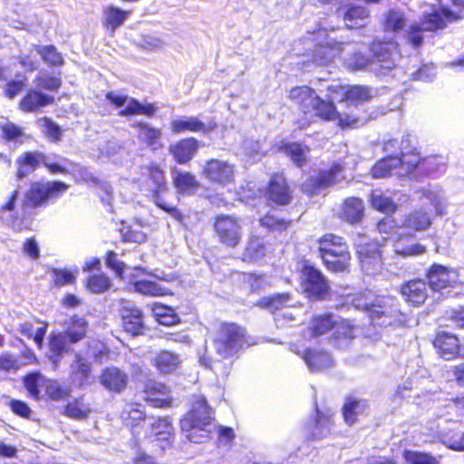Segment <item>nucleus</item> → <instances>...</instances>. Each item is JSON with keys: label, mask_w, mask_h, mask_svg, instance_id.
<instances>
[{"label": "nucleus", "mask_w": 464, "mask_h": 464, "mask_svg": "<svg viewBox=\"0 0 464 464\" xmlns=\"http://www.w3.org/2000/svg\"><path fill=\"white\" fill-rule=\"evenodd\" d=\"M150 436L159 443L161 450L172 448L175 441V428L172 419L168 416H159L150 424Z\"/></svg>", "instance_id": "b1692460"}, {"label": "nucleus", "mask_w": 464, "mask_h": 464, "mask_svg": "<svg viewBox=\"0 0 464 464\" xmlns=\"http://www.w3.org/2000/svg\"><path fill=\"white\" fill-rule=\"evenodd\" d=\"M142 224L135 222L121 228V240L125 243L141 244L147 241V234L141 230Z\"/></svg>", "instance_id": "bf43d9fd"}, {"label": "nucleus", "mask_w": 464, "mask_h": 464, "mask_svg": "<svg viewBox=\"0 0 464 464\" xmlns=\"http://www.w3.org/2000/svg\"><path fill=\"white\" fill-rule=\"evenodd\" d=\"M314 110V116L323 121H336L341 129H353L359 126V116L350 111H338L334 102L315 95L310 107Z\"/></svg>", "instance_id": "f8f14e48"}, {"label": "nucleus", "mask_w": 464, "mask_h": 464, "mask_svg": "<svg viewBox=\"0 0 464 464\" xmlns=\"http://www.w3.org/2000/svg\"><path fill=\"white\" fill-rule=\"evenodd\" d=\"M175 188L184 194H194L200 187L196 176L189 171H178L173 176Z\"/></svg>", "instance_id": "5fc2aeb1"}, {"label": "nucleus", "mask_w": 464, "mask_h": 464, "mask_svg": "<svg viewBox=\"0 0 464 464\" xmlns=\"http://www.w3.org/2000/svg\"><path fill=\"white\" fill-rule=\"evenodd\" d=\"M99 383L109 392L121 394L130 384V376L123 369L115 366L102 368L98 376Z\"/></svg>", "instance_id": "5701e85b"}, {"label": "nucleus", "mask_w": 464, "mask_h": 464, "mask_svg": "<svg viewBox=\"0 0 464 464\" xmlns=\"http://www.w3.org/2000/svg\"><path fill=\"white\" fill-rule=\"evenodd\" d=\"M433 344L440 355L446 360H454L460 356L459 341L453 334L446 332L437 334Z\"/></svg>", "instance_id": "4c0bfd02"}, {"label": "nucleus", "mask_w": 464, "mask_h": 464, "mask_svg": "<svg viewBox=\"0 0 464 464\" xmlns=\"http://www.w3.org/2000/svg\"><path fill=\"white\" fill-rule=\"evenodd\" d=\"M461 18V15L448 6H440L431 12L423 14L420 23L427 32H436L444 29L448 24L459 21Z\"/></svg>", "instance_id": "393cba45"}, {"label": "nucleus", "mask_w": 464, "mask_h": 464, "mask_svg": "<svg viewBox=\"0 0 464 464\" xmlns=\"http://www.w3.org/2000/svg\"><path fill=\"white\" fill-rule=\"evenodd\" d=\"M334 424V412L331 411H323L315 406L314 415L304 425V440L306 441H316L329 437Z\"/></svg>", "instance_id": "f3484780"}, {"label": "nucleus", "mask_w": 464, "mask_h": 464, "mask_svg": "<svg viewBox=\"0 0 464 464\" xmlns=\"http://www.w3.org/2000/svg\"><path fill=\"white\" fill-rule=\"evenodd\" d=\"M105 98L115 108H120L126 102L127 106L118 111L121 117H130L134 115H144L146 117H154L158 111V106L155 103H140L135 98H128L126 95H118L112 92H108Z\"/></svg>", "instance_id": "a211bd4d"}, {"label": "nucleus", "mask_w": 464, "mask_h": 464, "mask_svg": "<svg viewBox=\"0 0 464 464\" xmlns=\"http://www.w3.org/2000/svg\"><path fill=\"white\" fill-rule=\"evenodd\" d=\"M370 16V10L363 5L350 4L347 5L345 12L343 14L344 22H350L351 24H346L348 29L353 28L358 21L367 19Z\"/></svg>", "instance_id": "e2e57ef3"}, {"label": "nucleus", "mask_w": 464, "mask_h": 464, "mask_svg": "<svg viewBox=\"0 0 464 464\" xmlns=\"http://www.w3.org/2000/svg\"><path fill=\"white\" fill-rule=\"evenodd\" d=\"M154 320L160 325L174 326L181 323L180 316L175 308L161 303H155L151 307Z\"/></svg>", "instance_id": "603ef678"}, {"label": "nucleus", "mask_w": 464, "mask_h": 464, "mask_svg": "<svg viewBox=\"0 0 464 464\" xmlns=\"http://www.w3.org/2000/svg\"><path fill=\"white\" fill-rule=\"evenodd\" d=\"M200 174L208 182L222 187L233 183L235 180L234 165L218 159L206 160Z\"/></svg>", "instance_id": "aec40b11"}, {"label": "nucleus", "mask_w": 464, "mask_h": 464, "mask_svg": "<svg viewBox=\"0 0 464 464\" xmlns=\"http://www.w3.org/2000/svg\"><path fill=\"white\" fill-rule=\"evenodd\" d=\"M150 362L160 375H169L179 368L181 360L179 353L161 349L153 355Z\"/></svg>", "instance_id": "c9c22d12"}, {"label": "nucleus", "mask_w": 464, "mask_h": 464, "mask_svg": "<svg viewBox=\"0 0 464 464\" xmlns=\"http://www.w3.org/2000/svg\"><path fill=\"white\" fill-rule=\"evenodd\" d=\"M55 99L38 89H29L19 102V109L25 113H38L43 108L51 106Z\"/></svg>", "instance_id": "c756f323"}, {"label": "nucleus", "mask_w": 464, "mask_h": 464, "mask_svg": "<svg viewBox=\"0 0 464 464\" xmlns=\"http://www.w3.org/2000/svg\"><path fill=\"white\" fill-rule=\"evenodd\" d=\"M138 130L137 138L140 143L151 150H158L163 148L162 130L149 122L140 121L133 124Z\"/></svg>", "instance_id": "72a5a7b5"}, {"label": "nucleus", "mask_w": 464, "mask_h": 464, "mask_svg": "<svg viewBox=\"0 0 464 464\" xmlns=\"http://www.w3.org/2000/svg\"><path fill=\"white\" fill-rule=\"evenodd\" d=\"M337 324L338 322L332 313L317 314L310 318L306 331L310 337L317 338L332 332Z\"/></svg>", "instance_id": "c03bdc74"}, {"label": "nucleus", "mask_w": 464, "mask_h": 464, "mask_svg": "<svg viewBox=\"0 0 464 464\" xmlns=\"http://www.w3.org/2000/svg\"><path fill=\"white\" fill-rule=\"evenodd\" d=\"M362 310L374 325L397 327L405 325L408 321L397 298L391 295L376 296L371 303L364 304Z\"/></svg>", "instance_id": "39448f33"}, {"label": "nucleus", "mask_w": 464, "mask_h": 464, "mask_svg": "<svg viewBox=\"0 0 464 464\" xmlns=\"http://www.w3.org/2000/svg\"><path fill=\"white\" fill-rule=\"evenodd\" d=\"M372 98V92L369 86L353 84V85H346L344 92L343 93V98L340 99V102L345 103V111H353L359 117L358 113L359 109L358 106L362 105ZM361 121L359 120V122Z\"/></svg>", "instance_id": "c85d7f7f"}, {"label": "nucleus", "mask_w": 464, "mask_h": 464, "mask_svg": "<svg viewBox=\"0 0 464 464\" xmlns=\"http://www.w3.org/2000/svg\"><path fill=\"white\" fill-rule=\"evenodd\" d=\"M40 126L43 128V133L52 142H58L62 140L63 130L61 127L53 122L49 117L40 118Z\"/></svg>", "instance_id": "774afa93"}, {"label": "nucleus", "mask_w": 464, "mask_h": 464, "mask_svg": "<svg viewBox=\"0 0 464 464\" xmlns=\"http://www.w3.org/2000/svg\"><path fill=\"white\" fill-rule=\"evenodd\" d=\"M300 274V286L307 299L323 301L329 297L331 294L329 281L319 268L311 264H304Z\"/></svg>", "instance_id": "9d476101"}, {"label": "nucleus", "mask_w": 464, "mask_h": 464, "mask_svg": "<svg viewBox=\"0 0 464 464\" xmlns=\"http://www.w3.org/2000/svg\"><path fill=\"white\" fill-rule=\"evenodd\" d=\"M61 332L69 340L70 344H75L87 337L89 323L78 314H73L62 324Z\"/></svg>", "instance_id": "ea45409f"}, {"label": "nucleus", "mask_w": 464, "mask_h": 464, "mask_svg": "<svg viewBox=\"0 0 464 464\" xmlns=\"http://www.w3.org/2000/svg\"><path fill=\"white\" fill-rule=\"evenodd\" d=\"M344 44L335 39L326 38L324 42L316 44L314 56L320 64H325L333 62L341 54Z\"/></svg>", "instance_id": "a18cd8bd"}, {"label": "nucleus", "mask_w": 464, "mask_h": 464, "mask_svg": "<svg viewBox=\"0 0 464 464\" xmlns=\"http://www.w3.org/2000/svg\"><path fill=\"white\" fill-rule=\"evenodd\" d=\"M137 188L160 209L170 215L175 220L183 222L182 211L164 200V194L169 191L165 170L156 162L140 166V177L133 180Z\"/></svg>", "instance_id": "f257e3e1"}, {"label": "nucleus", "mask_w": 464, "mask_h": 464, "mask_svg": "<svg viewBox=\"0 0 464 464\" xmlns=\"http://www.w3.org/2000/svg\"><path fill=\"white\" fill-rule=\"evenodd\" d=\"M84 285L92 294H102L110 289L111 281L106 274L99 273L89 276Z\"/></svg>", "instance_id": "680f3d73"}, {"label": "nucleus", "mask_w": 464, "mask_h": 464, "mask_svg": "<svg viewBox=\"0 0 464 464\" xmlns=\"http://www.w3.org/2000/svg\"><path fill=\"white\" fill-rule=\"evenodd\" d=\"M143 401L155 409H168L173 404L169 386L156 379H147L142 384Z\"/></svg>", "instance_id": "6ab92c4d"}, {"label": "nucleus", "mask_w": 464, "mask_h": 464, "mask_svg": "<svg viewBox=\"0 0 464 464\" xmlns=\"http://www.w3.org/2000/svg\"><path fill=\"white\" fill-rule=\"evenodd\" d=\"M23 385L28 396L36 401L43 398L52 401H64L72 395L69 386L62 384L56 379L44 377L39 371L26 373L23 377Z\"/></svg>", "instance_id": "20e7f679"}, {"label": "nucleus", "mask_w": 464, "mask_h": 464, "mask_svg": "<svg viewBox=\"0 0 464 464\" xmlns=\"http://www.w3.org/2000/svg\"><path fill=\"white\" fill-rule=\"evenodd\" d=\"M266 204L271 208L286 207L294 199V190L284 171L270 174L263 191Z\"/></svg>", "instance_id": "4468645a"}, {"label": "nucleus", "mask_w": 464, "mask_h": 464, "mask_svg": "<svg viewBox=\"0 0 464 464\" xmlns=\"http://www.w3.org/2000/svg\"><path fill=\"white\" fill-rule=\"evenodd\" d=\"M216 124L207 125L198 117H180L174 119L169 123V129L172 134L178 135L186 132L208 133L214 130Z\"/></svg>", "instance_id": "e433bc0d"}, {"label": "nucleus", "mask_w": 464, "mask_h": 464, "mask_svg": "<svg viewBox=\"0 0 464 464\" xmlns=\"http://www.w3.org/2000/svg\"><path fill=\"white\" fill-rule=\"evenodd\" d=\"M301 357L313 372H320L333 365L330 353L324 350L306 348L302 352Z\"/></svg>", "instance_id": "de8ad7c7"}, {"label": "nucleus", "mask_w": 464, "mask_h": 464, "mask_svg": "<svg viewBox=\"0 0 464 464\" xmlns=\"http://www.w3.org/2000/svg\"><path fill=\"white\" fill-rule=\"evenodd\" d=\"M291 299L292 295L289 292L276 293L259 298L255 303V306L275 314L286 307Z\"/></svg>", "instance_id": "8fccbe9b"}, {"label": "nucleus", "mask_w": 464, "mask_h": 464, "mask_svg": "<svg viewBox=\"0 0 464 464\" xmlns=\"http://www.w3.org/2000/svg\"><path fill=\"white\" fill-rule=\"evenodd\" d=\"M356 254L359 261L364 266L381 264L382 260L381 245L372 239L360 243Z\"/></svg>", "instance_id": "09e8293b"}, {"label": "nucleus", "mask_w": 464, "mask_h": 464, "mask_svg": "<svg viewBox=\"0 0 464 464\" xmlns=\"http://www.w3.org/2000/svg\"><path fill=\"white\" fill-rule=\"evenodd\" d=\"M369 411V404L366 400L359 399L349 395L344 398L341 408V414L344 423L353 426L357 423L360 417L365 415Z\"/></svg>", "instance_id": "f704fd0d"}, {"label": "nucleus", "mask_w": 464, "mask_h": 464, "mask_svg": "<svg viewBox=\"0 0 464 464\" xmlns=\"http://www.w3.org/2000/svg\"><path fill=\"white\" fill-rule=\"evenodd\" d=\"M268 253V246L262 237L248 236L240 255V260L247 264H256L263 260Z\"/></svg>", "instance_id": "473e14b6"}, {"label": "nucleus", "mask_w": 464, "mask_h": 464, "mask_svg": "<svg viewBox=\"0 0 464 464\" xmlns=\"http://www.w3.org/2000/svg\"><path fill=\"white\" fill-rule=\"evenodd\" d=\"M316 252L324 268L332 274H348L352 267V253L346 238L328 232L316 240Z\"/></svg>", "instance_id": "f03ea898"}, {"label": "nucleus", "mask_w": 464, "mask_h": 464, "mask_svg": "<svg viewBox=\"0 0 464 464\" xmlns=\"http://www.w3.org/2000/svg\"><path fill=\"white\" fill-rule=\"evenodd\" d=\"M212 230L218 243L226 249H237L244 237V228L239 217L218 214L213 217Z\"/></svg>", "instance_id": "0eeeda50"}, {"label": "nucleus", "mask_w": 464, "mask_h": 464, "mask_svg": "<svg viewBox=\"0 0 464 464\" xmlns=\"http://www.w3.org/2000/svg\"><path fill=\"white\" fill-rule=\"evenodd\" d=\"M402 458L406 464H440L431 454L411 450H404Z\"/></svg>", "instance_id": "0e129e2a"}, {"label": "nucleus", "mask_w": 464, "mask_h": 464, "mask_svg": "<svg viewBox=\"0 0 464 464\" xmlns=\"http://www.w3.org/2000/svg\"><path fill=\"white\" fill-rule=\"evenodd\" d=\"M315 91L307 85L295 86L290 89L288 98L297 106L304 118L311 114V105L315 97Z\"/></svg>", "instance_id": "37998d69"}, {"label": "nucleus", "mask_w": 464, "mask_h": 464, "mask_svg": "<svg viewBox=\"0 0 464 464\" xmlns=\"http://www.w3.org/2000/svg\"><path fill=\"white\" fill-rule=\"evenodd\" d=\"M364 211L365 208L362 198L348 197L341 205L340 218L350 225H355L363 219Z\"/></svg>", "instance_id": "a19ab883"}, {"label": "nucleus", "mask_w": 464, "mask_h": 464, "mask_svg": "<svg viewBox=\"0 0 464 464\" xmlns=\"http://www.w3.org/2000/svg\"><path fill=\"white\" fill-rule=\"evenodd\" d=\"M344 170L343 162L334 161L327 169H319L315 175L305 179L299 188L305 196L314 197L337 184L343 178Z\"/></svg>", "instance_id": "1a4fd4ad"}, {"label": "nucleus", "mask_w": 464, "mask_h": 464, "mask_svg": "<svg viewBox=\"0 0 464 464\" xmlns=\"http://www.w3.org/2000/svg\"><path fill=\"white\" fill-rule=\"evenodd\" d=\"M214 420L213 410L204 395H194L188 411L179 420L181 431L193 443L206 441L210 434L208 426Z\"/></svg>", "instance_id": "7ed1b4c3"}, {"label": "nucleus", "mask_w": 464, "mask_h": 464, "mask_svg": "<svg viewBox=\"0 0 464 464\" xmlns=\"http://www.w3.org/2000/svg\"><path fill=\"white\" fill-rule=\"evenodd\" d=\"M429 289L425 278L415 277L401 283L398 292L409 306L420 307L430 296Z\"/></svg>", "instance_id": "412c9836"}, {"label": "nucleus", "mask_w": 464, "mask_h": 464, "mask_svg": "<svg viewBox=\"0 0 464 464\" xmlns=\"http://www.w3.org/2000/svg\"><path fill=\"white\" fill-rule=\"evenodd\" d=\"M406 24L404 14L399 11L390 9L384 16L382 27L385 32L398 34Z\"/></svg>", "instance_id": "052dcab7"}, {"label": "nucleus", "mask_w": 464, "mask_h": 464, "mask_svg": "<svg viewBox=\"0 0 464 464\" xmlns=\"http://www.w3.org/2000/svg\"><path fill=\"white\" fill-rule=\"evenodd\" d=\"M246 344L247 334L245 327L235 322H221L218 325L213 345L221 358L237 357Z\"/></svg>", "instance_id": "423d86ee"}, {"label": "nucleus", "mask_w": 464, "mask_h": 464, "mask_svg": "<svg viewBox=\"0 0 464 464\" xmlns=\"http://www.w3.org/2000/svg\"><path fill=\"white\" fill-rule=\"evenodd\" d=\"M430 215L423 209H414L408 213L401 223V227L415 232L425 231L431 226Z\"/></svg>", "instance_id": "3c124183"}, {"label": "nucleus", "mask_w": 464, "mask_h": 464, "mask_svg": "<svg viewBox=\"0 0 464 464\" xmlns=\"http://www.w3.org/2000/svg\"><path fill=\"white\" fill-rule=\"evenodd\" d=\"M129 15V11L122 10L117 6L109 5L103 8L102 23L106 30L114 33L117 28L123 24Z\"/></svg>", "instance_id": "864d4df0"}, {"label": "nucleus", "mask_w": 464, "mask_h": 464, "mask_svg": "<svg viewBox=\"0 0 464 464\" xmlns=\"http://www.w3.org/2000/svg\"><path fill=\"white\" fill-rule=\"evenodd\" d=\"M48 326L47 321L33 316L29 320L19 324L17 331L22 336L29 340H34L37 348L42 349Z\"/></svg>", "instance_id": "2f4dec72"}, {"label": "nucleus", "mask_w": 464, "mask_h": 464, "mask_svg": "<svg viewBox=\"0 0 464 464\" xmlns=\"http://www.w3.org/2000/svg\"><path fill=\"white\" fill-rule=\"evenodd\" d=\"M16 77V79L7 81L3 88L4 95L8 99H14L27 86L28 78L26 75L20 73Z\"/></svg>", "instance_id": "69168bd1"}, {"label": "nucleus", "mask_w": 464, "mask_h": 464, "mask_svg": "<svg viewBox=\"0 0 464 464\" xmlns=\"http://www.w3.org/2000/svg\"><path fill=\"white\" fill-rule=\"evenodd\" d=\"M425 280L433 292L442 293L459 285V274L454 267L432 263L424 273Z\"/></svg>", "instance_id": "dca6fc26"}, {"label": "nucleus", "mask_w": 464, "mask_h": 464, "mask_svg": "<svg viewBox=\"0 0 464 464\" xmlns=\"http://www.w3.org/2000/svg\"><path fill=\"white\" fill-rule=\"evenodd\" d=\"M121 325L131 336L142 335L146 330L144 314L136 305H126L120 309Z\"/></svg>", "instance_id": "a878e982"}, {"label": "nucleus", "mask_w": 464, "mask_h": 464, "mask_svg": "<svg viewBox=\"0 0 464 464\" xmlns=\"http://www.w3.org/2000/svg\"><path fill=\"white\" fill-rule=\"evenodd\" d=\"M404 165L407 177L416 179H422L440 169L444 166L443 158L439 155H429L421 157L415 150L405 152Z\"/></svg>", "instance_id": "2eb2a0df"}, {"label": "nucleus", "mask_w": 464, "mask_h": 464, "mask_svg": "<svg viewBox=\"0 0 464 464\" xmlns=\"http://www.w3.org/2000/svg\"><path fill=\"white\" fill-rule=\"evenodd\" d=\"M71 379L78 387H83L90 383L92 377V366L82 357L77 355L74 366L70 372Z\"/></svg>", "instance_id": "6e6d98bb"}, {"label": "nucleus", "mask_w": 464, "mask_h": 464, "mask_svg": "<svg viewBox=\"0 0 464 464\" xmlns=\"http://www.w3.org/2000/svg\"><path fill=\"white\" fill-rule=\"evenodd\" d=\"M400 227L396 226L395 221L390 218H383L376 224V229L380 234H396L392 242L394 253L401 257L419 256L427 252V247L420 243L406 244V239L414 237L409 232H399Z\"/></svg>", "instance_id": "ddd939ff"}, {"label": "nucleus", "mask_w": 464, "mask_h": 464, "mask_svg": "<svg viewBox=\"0 0 464 464\" xmlns=\"http://www.w3.org/2000/svg\"><path fill=\"white\" fill-rule=\"evenodd\" d=\"M259 225L270 232H285L293 224L291 218H279L272 213H266L258 219Z\"/></svg>", "instance_id": "13d9d810"}, {"label": "nucleus", "mask_w": 464, "mask_h": 464, "mask_svg": "<svg viewBox=\"0 0 464 464\" xmlns=\"http://www.w3.org/2000/svg\"><path fill=\"white\" fill-rule=\"evenodd\" d=\"M278 151L284 153L297 168L308 163L310 147L297 141H283L278 145Z\"/></svg>", "instance_id": "79ce46f5"}, {"label": "nucleus", "mask_w": 464, "mask_h": 464, "mask_svg": "<svg viewBox=\"0 0 464 464\" xmlns=\"http://www.w3.org/2000/svg\"><path fill=\"white\" fill-rule=\"evenodd\" d=\"M69 188V185L61 180L34 181L24 194V208H38L56 201Z\"/></svg>", "instance_id": "6e6552de"}, {"label": "nucleus", "mask_w": 464, "mask_h": 464, "mask_svg": "<svg viewBox=\"0 0 464 464\" xmlns=\"http://www.w3.org/2000/svg\"><path fill=\"white\" fill-rule=\"evenodd\" d=\"M121 420L126 427L133 438L139 440L140 435L145 429L147 414L142 404L135 401L129 402L125 405L120 414ZM139 444V441H137Z\"/></svg>", "instance_id": "4be33fe9"}, {"label": "nucleus", "mask_w": 464, "mask_h": 464, "mask_svg": "<svg viewBox=\"0 0 464 464\" xmlns=\"http://www.w3.org/2000/svg\"><path fill=\"white\" fill-rule=\"evenodd\" d=\"M200 147V141L197 138L185 137L170 144L169 152L177 164L187 165L196 157Z\"/></svg>", "instance_id": "bb28decb"}, {"label": "nucleus", "mask_w": 464, "mask_h": 464, "mask_svg": "<svg viewBox=\"0 0 464 464\" xmlns=\"http://www.w3.org/2000/svg\"><path fill=\"white\" fill-rule=\"evenodd\" d=\"M34 49L40 55L42 61L49 67H62L64 64L63 54L57 50L53 44L34 45Z\"/></svg>", "instance_id": "4d7b16f0"}, {"label": "nucleus", "mask_w": 464, "mask_h": 464, "mask_svg": "<svg viewBox=\"0 0 464 464\" xmlns=\"http://www.w3.org/2000/svg\"><path fill=\"white\" fill-rule=\"evenodd\" d=\"M372 63L382 70L391 71L396 67L395 46L386 42H372L370 44Z\"/></svg>", "instance_id": "7c9ffc66"}, {"label": "nucleus", "mask_w": 464, "mask_h": 464, "mask_svg": "<svg viewBox=\"0 0 464 464\" xmlns=\"http://www.w3.org/2000/svg\"><path fill=\"white\" fill-rule=\"evenodd\" d=\"M405 152L400 156H388L378 160L371 169V175L374 179H382L392 175L399 177H407L404 165Z\"/></svg>", "instance_id": "cd10ccee"}, {"label": "nucleus", "mask_w": 464, "mask_h": 464, "mask_svg": "<svg viewBox=\"0 0 464 464\" xmlns=\"http://www.w3.org/2000/svg\"><path fill=\"white\" fill-rule=\"evenodd\" d=\"M92 410L84 396L80 395L67 401L62 408L61 413L68 419L74 420H86L89 419Z\"/></svg>", "instance_id": "49530a36"}, {"label": "nucleus", "mask_w": 464, "mask_h": 464, "mask_svg": "<svg viewBox=\"0 0 464 464\" xmlns=\"http://www.w3.org/2000/svg\"><path fill=\"white\" fill-rule=\"evenodd\" d=\"M69 340L61 332L52 333L48 337L46 358L54 369L58 368L63 356L69 353Z\"/></svg>", "instance_id": "58836bf2"}, {"label": "nucleus", "mask_w": 464, "mask_h": 464, "mask_svg": "<svg viewBox=\"0 0 464 464\" xmlns=\"http://www.w3.org/2000/svg\"><path fill=\"white\" fill-rule=\"evenodd\" d=\"M17 179H23L44 166L50 174H67L66 166L59 162H49L47 155L40 150H27L23 152L15 160Z\"/></svg>", "instance_id": "9b49d317"}, {"label": "nucleus", "mask_w": 464, "mask_h": 464, "mask_svg": "<svg viewBox=\"0 0 464 464\" xmlns=\"http://www.w3.org/2000/svg\"><path fill=\"white\" fill-rule=\"evenodd\" d=\"M135 292L144 295L160 296L164 295L162 287L154 281L136 280L131 282Z\"/></svg>", "instance_id": "338daca9"}]
</instances>
